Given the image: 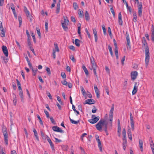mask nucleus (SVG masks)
<instances>
[{
  "instance_id": "nucleus-1",
  "label": "nucleus",
  "mask_w": 154,
  "mask_h": 154,
  "mask_svg": "<svg viewBox=\"0 0 154 154\" xmlns=\"http://www.w3.org/2000/svg\"><path fill=\"white\" fill-rule=\"evenodd\" d=\"M142 47H145V62L146 66H148L149 60V47L148 46L147 43L146 42V39L144 37H143L142 39Z\"/></svg>"
},
{
  "instance_id": "nucleus-2",
  "label": "nucleus",
  "mask_w": 154,
  "mask_h": 154,
  "mask_svg": "<svg viewBox=\"0 0 154 154\" xmlns=\"http://www.w3.org/2000/svg\"><path fill=\"white\" fill-rule=\"evenodd\" d=\"M91 65L92 67V68H90V69L91 70H92V69L93 70L94 75L96 77H97V75L96 72V69L97 68V66L95 63L93 57H92V58H91Z\"/></svg>"
},
{
  "instance_id": "nucleus-3",
  "label": "nucleus",
  "mask_w": 154,
  "mask_h": 154,
  "mask_svg": "<svg viewBox=\"0 0 154 154\" xmlns=\"http://www.w3.org/2000/svg\"><path fill=\"white\" fill-rule=\"evenodd\" d=\"M134 2L138 5V15L140 17L142 16V4L141 2H139L138 0H135Z\"/></svg>"
},
{
  "instance_id": "nucleus-4",
  "label": "nucleus",
  "mask_w": 154,
  "mask_h": 154,
  "mask_svg": "<svg viewBox=\"0 0 154 154\" xmlns=\"http://www.w3.org/2000/svg\"><path fill=\"white\" fill-rule=\"evenodd\" d=\"M125 37L127 40V48L128 49H130L131 48V46L130 45V37L128 32L127 31L125 33Z\"/></svg>"
},
{
  "instance_id": "nucleus-5",
  "label": "nucleus",
  "mask_w": 154,
  "mask_h": 154,
  "mask_svg": "<svg viewBox=\"0 0 154 154\" xmlns=\"http://www.w3.org/2000/svg\"><path fill=\"white\" fill-rule=\"evenodd\" d=\"M105 121L102 119H100L96 125V127L97 130L100 131L102 129L101 125H103Z\"/></svg>"
},
{
  "instance_id": "nucleus-6",
  "label": "nucleus",
  "mask_w": 154,
  "mask_h": 154,
  "mask_svg": "<svg viewBox=\"0 0 154 154\" xmlns=\"http://www.w3.org/2000/svg\"><path fill=\"white\" fill-rule=\"evenodd\" d=\"M52 128L53 130L55 131L59 132L61 133H63L64 132V131L62 130L59 127L56 126H53Z\"/></svg>"
},
{
  "instance_id": "nucleus-7",
  "label": "nucleus",
  "mask_w": 154,
  "mask_h": 154,
  "mask_svg": "<svg viewBox=\"0 0 154 154\" xmlns=\"http://www.w3.org/2000/svg\"><path fill=\"white\" fill-rule=\"evenodd\" d=\"M138 75V73L136 71H132L131 73V76L132 80H134Z\"/></svg>"
},
{
  "instance_id": "nucleus-8",
  "label": "nucleus",
  "mask_w": 154,
  "mask_h": 154,
  "mask_svg": "<svg viewBox=\"0 0 154 154\" xmlns=\"http://www.w3.org/2000/svg\"><path fill=\"white\" fill-rule=\"evenodd\" d=\"M138 84H137V83L136 82L134 83V88L132 92V94L133 95H134L136 94L138 90Z\"/></svg>"
},
{
  "instance_id": "nucleus-9",
  "label": "nucleus",
  "mask_w": 154,
  "mask_h": 154,
  "mask_svg": "<svg viewBox=\"0 0 154 154\" xmlns=\"http://www.w3.org/2000/svg\"><path fill=\"white\" fill-rule=\"evenodd\" d=\"M2 49L3 52L6 57L8 56V51L7 47L4 45H3L2 47Z\"/></svg>"
},
{
  "instance_id": "nucleus-10",
  "label": "nucleus",
  "mask_w": 154,
  "mask_h": 154,
  "mask_svg": "<svg viewBox=\"0 0 154 154\" xmlns=\"http://www.w3.org/2000/svg\"><path fill=\"white\" fill-rule=\"evenodd\" d=\"M122 17L121 12H119L118 14V22L119 24L121 26L122 25L123 23Z\"/></svg>"
},
{
  "instance_id": "nucleus-11",
  "label": "nucleus",
  "mask_w": 154,
  "mask_h": 154,
  "mask_svg": "<svg viewBox=\"0 0 154 154\" xmlns=\"http://www.w3.org/2000/svg\"><path fill=\"white\" fill-rule=\"evenodd\" d=\"M86 103L88 104H94L95 103V101L93 99H88L86 101Z\"/></svg>"
},
{
  "instance_id": "nucleus-12",
  "label": "nucleus",
  "mask_w": 154,
  "mask_h": 154,
  "mask_svg": "<svg viewBox=\"0 0 154 154\" xmlns=\"http://www.w3.org/2000/svg\"><path fill=\"white\" fill-rule=\"evenodd\" d=\"M93 33L94 35V38H95V41L96 42H97V33L96 30L95 29H93Z\"/></svg>"
},
{
  "instance_id": "nucleus-13",
  "label": "nucleus",
  "mask_w": 154,
  "mask_h": 154,
  "mask_svg": "<svg viewBox=\"0 0 154 154\" xmlns=\"http://www.w3.org/2000/svg\"><path fill=\"white\" fill-rule=\"evenodd\" d=\"M3 133L4 135V137L8 136L7 134V131L5 127H3L2 128Z\"/></svg>"
},
{
  "instance_id": "nucleus-14",
  "label": "nucleus",
  "mask_w": 154,
  "mask_h": 154,
  "mask_svg": "<svg viewBox=\"0 0 154 154\" xmlns=\"http://www.w3.org/2000/svg\"><path fill=\"white\" fill-rule=\"evenodd\" d=\"M113 113L109 112V120L111 122V125H112V122L113 120Z\"/></svg>"
},
{
  "instance_id": "nucleus-15",
  "label": "nucleus",
  "mask_w": 154,
  "mask_h": 154,
  "mask_svg": "<svg viewBox=\"0 0 154 154\" xmlns=\"http://www.w3.org/2000/svg\"><path fill=\"white\" fill-rule=\"evenodd\" d=\"M85 20L87 21H88L90 20V18L88 13L87 11H85Z\"/></svg>"
},
{
  "instance_id": "nucleus-16",
  "label": "nucleus",
  "mask_w": 154,
  "mask_h": 154,
  "mask_svg": "<svg viewBox=\"0 0 154 154\" xmlns=\"http://www.w3.org/2000/svg\"><path fill=\"white\" fill-rule=\"evenodd\" d=\"M139 146H140V149L141 151V152H143V141L141 140H139Z\"/></svg>"
},
{
  "instance_id": "nucleus-17",
  "label": "nucleus",
  "mask_w": 154,
  "mask_h": 154,
  "mask_svg": "<svg viewBox=\"0 0 154 154\" xmlns=\"http://www.w3.org/2000/svg\"><path fill=\"white\" fill-rule=\"evenodd\" d=\"M60 3L58 2L57 5V9L56 10V13L58 14L60 12Z\"/></svg>"
},
{
  "instance_id": "nucleus-18",
  "label": "nucleus",
  "mask_w": 154,
  "mask_h": 154,
  "mask_svg": "<svg viewBox=\"0 0 154 154\" xmlns=\"http://www.w3.org/2000/svg\"><path fill=\"white\" fill-rule=\"evenodd\" d=\"M33 131L34 133V135L35 137V138L36 139V140H37V141H39V139L38 137V133L36 131V130L35 129H33Z\"/></svg>"
},
{
  "instance_id": "nucleus-19",
  "label": "nucleus",
  "mask_w": 154,
  "mask_h": 154,
  "mask_svg": "<svg viewBox=\"0 0 154 154\" xmlns=\"http://www.w3.org/2000/svg\"><path fill=\"white\" fill-rule=\"evenodd\" d=\"M0 35L2 37H5V33L4 31L3 28L0 29Z\"/></svg>"
},
{
  "instance_id": "nucleus-20",
  "label": "nucleus",
  "mask_w": 154,
  "mask_h": 154,
  "mask_svg": "<svg viewBox=\"0 0 154 154\" xmlns=\"http://www.w3.org/2000/svg\"><path fill=\"white\" fill-rule=\"evenodd\" d=\"M67 23H62V26L63 29L65 30L66 31L68 29V27L67 26Z\"/></svg>"
},
{
  "instance_id": "nucleus-21",
  "label": "nucleus",
  "mask_w": 154,
  "mask_h": 154,
  "mask_svg": "<svg viewBox=\"0 0 154 154\" xmlns=\"http://www.w3.org/2000/svg\"><path fill=\"white\" fill-rule=\"evenodd\" d=\"M69 119L70 122L72 123L75 125H77L79 123V121L78 120L77 121H75L71 119L70 117H69Z\"/></svg>"
},
{
  "instance_id": "nucleus-22",
  "label": "nucleus",
  "mask_w": 154,
  "mask_h": 154,
  "mask_svg": "<svg viewBox=\"0 0 154 154\" xmlns=\"http://www.w3.org/2000/svg\"><path fill=\"white\" fill-rule=\"evenodd\" d=\"M19 95L20 96V98H21L22 102H23L24 98L23 95L22 90H21V91H19Z\"/></svg>"
},
{
  "instance_id": "nucleus-23",
  "label": "nucleus",
  "mask_w": 154,
  "mask_h": 154,
  "mask_svg": "<svg viewBox=\"0 0 154 154\" xmlns=\"http://www.w3.org/2000/svg\"><path fill=\"white\" fill-rule=\"evenodd\" d=\"M80 41L77 39H76L75 40V44L77 47H79L80 45Z\"/></svg>"
},
{
  "instance_id": "nucleus-24",
  "label": "nucleus",
  "mask_w": 154,
  "mask_h": 154,
  "mask_svg": "<svg viewBox=\"0 0 154 154\" xmlns=\"http://www.w3.org/2000/svg\"><path fill=\"white\" fill-rule=\"evenodd\" d=\"M82 68V69H83L84 72H85L86 75H88L89 74L88 72V70L86 68V67L84 65H83Z\"/></svg>"
},
{
  "instance_id": "nucleus-25",
  "label": "nucleus",
  "mask_w": 154,
  "mask_h": 154,
  "mask_svg": "<svg viewBox=\"0 0 154 154\" xmlns=\"http://www.w3.org/2000/svg\"><path fill=\"white\" fill-rule=\"evenodd\" d=\"M13 102L14 105H16L17 103L16 97L14 94H13Z\"/></svg>"
},
{
  "instance_id": "nucleus-26",
  "label": "nucleus",
  "mask_w": 154,
  "mask_h": 154,
  "mask_svg": "<svg viewBox=\"0 0 154 154\" xmlns=\"http://www.w3.org/2000/svg\"><path fill=\"white\" fill-rule=\"evenodd\" d=\"M98 142V146L101 152H102V149L101 146V143L100 141H97Z\"/></svg>"
},
{
  "instance_id": "nucleus-27",
  "label": "nucleus",
  "mask_w": 154,
  "mask_h": 154,
  "mask_svg": "<svg viewBox=\"0 0 154 154\" xmlns=\"http://www.w3.org/2000/svg\"><path fill=\"white\" fill-rule=\"evenodd\" d=\"M41 134L42 138L43 139L45 140L47 138V136H48L46 135H45L42 131H41Z\"/></svg>"
},
{
  "instance_id": "nucleus-28",
  "label": "nucleus",
  "mask_w": 154,
  "mask_h": 154,
  "mask_svg": "<svg viewBox=\"0 0 154 154\" xmlns=\"http://www.w3.org/2000/svg\"><path fill=\"white\" fill-rule=\"evenodd\" d=\"M78 14L80 17H82L84 16L83 11H80V10L78 11Z\"/></svg>"
},
{
  "instance_id": "nucleus-29",
  "label": "nucleus",
  "mask_w": 154,
  "mask_h": 154,
  "mask_svg": "<svg viewBox=\"0 0 154 154\" xmlns=\"http://www.w3.org/2000/svg\"><path fill=\"white\" fill-rule=\"evenodd\" d=\"M80 88H81V91L82 92V94L84 96H85L86 92H85V89H84V88H83V87L81 86L80 87Z\"/></svg>"
},
{
  "instance_id": "nucleus-30",
  "label": "nucleus",
  "mask_w": 154,
  "mask_h": 154,
  "mask_svg": "<svg viewBox=\"0 0 154 154\" xmlns=\"http://www.w3.org/2000/svg\"><path fill=\"white\" fill-rule=\"evenodd\" d=\"M127 141H123L122 143V146L123 149L124 150H125L126 149V146L127 145Z\"/></svg>"
},
{
  "instance_id": "nucleus-31",
  "label": "nucleus",
  "mask_w": 154,
  "mask_h": 154,
  "mask_svg": "<svg viewBox=\"0 0 154 154\" xmlns=\"http://www.w3.org/2000/svg\"><path fill=\"white\" fill-rule=\"evenodd\" d=\"M72 109L75 112H76V116H77L79 114V112L76 110L75 106L74 105H72Z\"/></svg>"
},
{
  "instance_id": "nucleus-32",
  "label": "nucleus",
  "mask_w": 154,
  "mask_h": 154,
  "mask_svg": "<svg viewBox=\"0 0 154 154\" xmlns=\"http://www.w3.org/2000/svg\"><path fill=\"white\" fill-rule=\"evenodd\" d=\"M94 87L95 91V92L96 93H98V92H100L99 91V89H98V88L97 86V85H94Z\"/></svg>"
},
{
  "instance_id": "nucleus-33",
  "label": "nucleus",
  "mask_w": 154,
  "mask_h": 154,
  "mask_svg": "<svg viewBox=\"0 0 154 154\" xmlns=\"http://www.w3.org/2000/svg\"><path fill=\"white\" fill-rule=\"evenodd\" d=\"M108 48H109V52L111 55V56L112 57L113 56V54L112 51V49L111 47L109 45L108 46Z\"/></svg>"
},
{
  "instance_id": "nucleus-34",
  "label": "nucleus",
  "mask_w": 154,
  "mask_h": 154,
  "mask_svg": "<svg viewBox=\"0 0 154 154\" xmlns=\"http://www.w3.org/2000/svg\"><path fill=\"white\" fill-rule=\"evenodd\" d=\"M88 121V122L91 124H94L97 122H95V120H94L93 118H92L91 119H89Z\"/></svg>"
},
{
  "instance_id": "nucleus-35",
  "label": "nucleus",
  "mask_w": 154,
  "mask_h": 154,
  "mask_svg": "<svg viewBox=\"0 0 154 154\" xmlns=\"http://www.w3.org/2000/svg\"><path fill=\"white\" fill-rule=\"evenodd\" d=\"M88 121V122L91 124H94L97 122H95V120H94L93 118H92L91 119H89Z\"/></svg>"
},
{
  "instance_id": "nucleus-36",
  "label": "nucleus",
  "mask_w": 154,
  "mask_h": 154,
  "mask_svg": "<svg viewBox=\"0 0 154 154\" xmlns=\"http://www.w3.org/2000/svg\"><path fill=\"white\" fill-rule=\"evenodd\" d=\"M46 70L47 72L48 75L50 76L51 74V72L50 69L49 67H46Z\"/></svg>"
},
{
  "instance_id": "nucleus-37",
  "label": "nucleus",
  "mask_w": 154,
  "mask_h": 154,
  "mask_svg": "<svg viewBox=\"0 0 154 154\" xmlns=\"http://www.w3.org/2000/svg\"><path fill=\"white\" fill-rule=\"evenodd\" d=\"M27 43H28V46L29 47V48H30V47H32V45L31 43L30 42V39H29V38H28L27 39Z\"/></svg>"
},
{
  "instance_id": "nucleus-38",
  "label": "nucleus",
  "mask_w": 154,
  "mask_h": 154,
  "mask_svg": "<svg viewBox=\"0 0 154 154\" xmlns=\"http://www.w3.org/2000/svg\"><path fill=\"white\" fill-rule=\"evenodd\" d=\"M70 58L72 60V61L74 63H75L76 61V60L74 58L73 55H71L69 56Z\"/></svg>"
},
{
  "instance_id": "nucleus-39",
  "label": "nucleus",
  "mask_w": 154,
  "mask_h": 154,
  "mask_svg": "<svg viewBox=\"0 0 154 154\" xmlns=\"http://www.w3.org/2000/svg\"><path fill=\"white\" fill-rule=\"evenodd\" d=\"M131 124L132 130L133 131L134 129V120L131 121Z\"/></svg>"
},
{
  "instance_id": "nucleus-40",
  "label": "nucleus",
  "mask_w": 154,
  "mask_h": 154,
  "mask_svg": "<svg viewBox=\"0 0 154 154\" xmlns=\"http://www.w3.org/2000/svg\"><path fill=\"white\" fill-rule=\"evenodd\" d=\"M73 7L75 10H76L78 8V6L76 2H74L73 3Z\"/></svg>"
},
{
  "instance_id": "nucleus-41",
  "label": "nucleus",
  "mask_w": 154,
  "mask_h": 154,
  "mask_svg": "<svg viewBox=\"0 0 154 154\" xmlns=\"http://www.w3.org/2000/svg\"><path fill=\"white\" fill-rule=\"evenodd\" d=\"M31 69H32V71L33 75H35L36 74L37 71L38 70L36 68L35 69H34L33 68Z\"/></svg>"
},
{
  "instance_id": "nucleus-42",
  "label": "nucleus",
  "mask_w": 154,
  "mask_h": 154,
  "mask_svg": "<svg viewBox=\"0 0 154 154\" xmlns=\"http://www.w3.org/2000/svg\"><path fill=\"white\" fill-rule=\"evenodd\" d=\"M36 31L38 35L39 38H41V34L40 32V30L39 29L36 28Z\"/></svg>"
},
{
  "instance_id": "nucleus-43",
  "label": "nucleus",
  "mask_w": 154,
  "mask_h": 154,
  "mask_svg": "<svg viewBox=\"0 0 154 154\" xmlns=\"http://www.w3.org/2000/svg\"><path fill=\"white\" fill-rule=\"evenodd\" d=\"M37 116L39 120V122L42 125H43V124L41 118H40L39 116L38 115H37Z\"/></svg>"
},
{
  "instance_id": "nucleus-44",
  "label": "nucleus",
  "mask_w": 154,
  "mask_h": 154,
  "mask_svg": "<svg viewBox=\"0 0 154 154\" xmlns=\"http://www.w3.org/2000/svg\"><path fill=\"white\" fill-rule=\"evenodd\" d=\"M133 21L134 22H136L137 21V14H136L135 13L133 14Z\"/></svg>"
},
{
  "instance_id": "nucleus-45",
  "label": "nucleus",
  "mask_w": 154,
  "mask_h": 154,
  "mask_svg": "<svg viewBox=\"0 0 154 154\" xmlns=\"http://www.w3.org/2000/svg\"><path fill=\"white\" fill-rule=\"evenodd\" d=\"M54 47L55 48V49H56V51L57 52H59V49L58 48V47L57 45V43H54Z\"/></svg>"
},
{
  "instance_id": "nucleus-46",
  "label": "nucleus",
  "mask_w": 154,
  "mask_h": 154,
  "mask_svg": "<svg viewBox=\"0 0 154 154\" xmlns=\"http://www.w3.org/2000/svg\"><path fill=\"white\" fill-rule=\"evenodd\" d=\"M27 17L28 18V19L31 22H32V17L30 14H29V15H27Z\"/></svg>"
},
{
  "instance_id": "nucleus-47",
  "label": "nucleus",
  "mask_w": 154,
  "mask_h": 154,
  "mask_svg": "<svg viewBox=\"0 0 154 154\" xmlns=\"http://www.w3.org/2000/svg\"><path fill=\"white\" fill-rule=\"evenodd\" d=\"M79 25H80V26H78V33L80 35H81V31H80V29H81V24L80 23H79Z\"/></svg>"
},
{
  "instance_id": "nucleus-48",
  "label": "nucleus",
  "mask_w": 154,
  "mask_h": 154,
  "mask_svg": "<svg viewBox=\"0 0 154 154\" xmlns=\"http://www.w3.org/2000/svg\"><path fill=\"white\" fill-rule=\"evenodd\" d=\"M102 27L103 30L104 34V35H105L106 34V30L105 28V26L104 25H102Z\"/></svg>"
},
{
  "instance_id": "nucleus-49",
  "label": "nucleus",
  "mask_w": 154,
  "mask_h": 154,
  "mask_svg": "<svg viewBox=\"0 0 154 154\" xmlns=\"http://www.w3.org/2000/svg\"><path fill=\"white\" fill-rule=\"evenodd\" d=\"M44 112L45 113L47 117L49 118V115L48 112L45 109L44 110Z\"/></svg>"
},
{
  "instance_id": "nucleus-50",
  "label": "nucleus",
  "mask_w": 154,
  "mask_h": 154,
  "mask_svg": "<svg viewBox=\"0 0 154 154\" xmlns=\"http://www.w3.org/2000/svg\"><path fill=\"white\" fill-rule=\"evenodd\" d=\"M108 32L109 33V35L110 36H111L112 35V32H111V30L109 27L108 28Z\"/></svg>"
},
{
  "instance_id": "nucleus-51",
  "label": "nucleus",
  "mask_w": 154,
  "mask_h": 154,
  "mask_svg": "<svg viewBox=\"0 0 154 154\" xmlns=\"http://www.w3.org/2000/svg\"><path fill=\"white\" fill-rule=\"evenodd\" d=\"M50 120L51 122L54 125L56 124L55 122L54 121L52 117H50Z\"/></svg>"
},
{
  "instance_id": "nucleus-52",
  "label": "nucleus",
  "mask_w": 154,
  "mask_h": 154,
  "mask_svg": "<svg viewBox=\"0 0 154 154\" xmlns=\"http://www.w3.org/2000/svg\"><path fill=\"white\" fill-rule=\"evenodd\" d=\"M110 11H111V12L112 13V15H113V17H114L115 16V11H114V10L113 9V8L112 7H111L110 8Z\"/></svg>"
},
{
  "instance_id": "nucleus-53",
  "label": "nucleus",
  "mask_w": 154,
  "mask_h": 154,
  "mask_svg": "<svg viewBox=\"0 0 154 154\" xmlns=\"http://www.w3.org/2000/svg\"><path fill=\"white\" fill-rule=\"evenodd\" d=\"M4 137V140L5 142V144L6 145H8V136Z\"/></svg>"
},
{
  "instance_id": "nucleus-54",
  "label": "nucleus",
  "mask_w": 154,
  "mask_h": 154,
  "mask_svg": "<svg viewBox=\"0 0 154 154\" xmlns=\"http://www.w3.org/2000/svg\"><path fill=\"white\" fill-rule=\"evenodd\" d=\"M114 104L112 105L111 106V108L110 111L109 112L113 113V111L114 110Z\"/></svg>"
},
{
  "instance_id": "nucleus-55",
  "label": "nucleus",
  "mask_w": 154,
  "mask_h": 154,
  "mask_svg": "<svg viewBox=\"0 0 154 154\" xmlns=\"http://www.w3.org/2000/svg\"><path fill=\"white\" fill-rule=\"evenodd\" d=\"M64 23H67V24H68L69 22V20L68 19L67 17H64Z\"/></svg>"
},
{
  "instance_id": "nucleus-56",
  "label": "nucleus",
  "mask_w": 154,
  "mask_h": 154,
  "mask_svg": "<svg viewBox=\"0 0 154 154\" xmlns=\"http://www.w3.org/2000/svg\"><path fill=\"white\" fill-rule=\"evenodd\" d=\"M45 30L47 31H48V22H45Z\"/></svg>"
},
{
  "instance_id": "nucleus-57",
  "label": "nucleus",
  "mask_w": 154,
  "mask_h": 154,
  "mask_svg": "<svg viewBox=\"0 0 154 154\" xmlns=\"http://www.w3.org/2000/svg\"><path fill=\"white\" fill-rule=\"evenodd\" d=\"M150 144L151 149L154 148V144L152 140H151V143H150Z\"/></svg>"
},
{
  "instance_id": "nucleus-58",
  "label": "nucleus",
  "mask_w": 154,
  "mask_h": 154,
  "mask_svg": "<svg viewBox=\"0 0 154 154\" xmlns=\"http://www.w3.org/2000/svg\"><path fill=\"white\" fill-rule=\"evenodd\" d=\"M46 94L49 97V98L50 99H52V97L51 96L50 93L48 91H47Z\"/></svg>"
},
{
  "instance_id": "nucleus-59",
  "label": "nucleus",
  "mask_w": 154,
  "mask_h": 154,
  "mask_svg": "<svg viewBox=\"0 0 154 154\" xmlns=\"http://www.w3.org/2000/svg\"><path fill=\"white\" fill-rule=\"evenodd\" d=\"M56 51L54 49H53V57L54 59H55L56 57Z\"/></svg>"
},
{
  "instance_id": "nucleus-60",
  "label": "nucleus",
  "mask_w": 154,
  "mask_h": 154,
  "mask_svg": "<svg viewBox=\"0 0 154 154\" xmlns=\"http://www.w3.org/2000/svg\"><path fill=\"white\" fill-rule=\"evenodd\" d=\"M85 31L86 33H87V35H88V38H91L90 34L89 33V32H88V30L87 29V28H86L85 29Z\"/></svg>"
},
{
  "instance_id": "nucleus-61",
  "label": "nucleus",
  "mask_w": 154,
  "mask_h": 154,
  "mask_svg": "<svg viewBox=\"0 0 154 154\" xmlns=\"http://www.w3.org/2000/svg\"><path fill=\"white\" fill-rule=\"evenodd\" d=\"M125 56H124L122 58L121 60V63L123 65L124 64V61L125 60Z\"/></svg>"
},
{
  "instance_id": "nucleus-62",
  "label": "nucleus",
  "mask_w": 154,
  "mask_h": 154,
  "mask_svg": "<svg viewBox=\"0 0 154 154\" xmlns=\"http://www.w3.org/2000/svg\"><path fill=\"white\" fill-rule=\"evenodd\" d=\"M115 55L116 57V58L117 59H119V56H118V51H115Z\"/></svg>"
},
{
  "instance_id": "nucleus-63",
  "label": "nucleus",
  "mask_w": 154,
  "mask_h": 154,
  "mask_svg": "<svg viewBox=\"0 0 154 154\" xmlns=\"http://www.w3.org/2000/svg\"><path fill=\"white\" fill-rule=\"evenodd\" d=\"M61 83L63 85H67L68 84V82L65 80L61 81Z\"/></svg>"
},
{
  "instance_id": "nucleus-64",
  "label": "nucleus",
  "mask_w": 154,
  "mask_h": 154,
  "mask_svg": "<svg viewBox=\"0 0 154 154\" xmlns=\"http://www.w3.org/2000/svg\"><path fill=\"white\" fill-rule=\"evenodd\" d=\"M93 119H94L95 120V122H97L100 119V117L99 116H97L93 118Z\"/></svg>"
}]
</instances>
